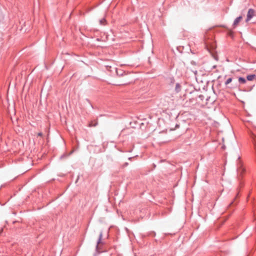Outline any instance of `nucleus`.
Returning <instances> with one entry per match:
<instances>
[{"mask_svg":"<svg viewBox=\"0 0 256 256\" xmlns=\"http://www.w3.org/2000/svg\"><path fill=\"white\" fill-rule=\"evenodd\" d=\"M98 124V122H96L95 124H92V122L90 123L89 124V126L90 127H91V126H96V125Z\"/></svg>","mask_w":256,"mask_h":256,"instance_id":"1a4fd4ad","label":"nucleus"},{"mask_svg":"<svg viewBox=\"0 0 256 256\" xmlns=\"http://www.w3.org/2000/svg\"><path fill=\"white\" fill-rule=\"evenodd\" d=\"M102 236V233H100V236H99V240H98V242L97 246L96 247V250L98 252H102V251H100V246H101V245L102 244V242H101Z\"/></svg>","mask_w":256,"mask_h":256,"instance_id":"7ed1b4c3","label":"nucleus"},{"mask_svg":"<svg viewBox=\"0 0 256 256\" xmlns=\"http://www.w3.org/2000/svg\"><path fill=\"white\" fill-rule=\"evenodd\" d=\"M180 90V86L178 84H177L176 86V92H179Z\"/></svg>","mask_w":256,"mask_h":256,"instance_id":"0eeeda50","label":"nucleus"},{"mask_svg":"<svg viewBox=\"0 0 256 256\" xmlns=\"http://www.w3.org/2000/svg\"><path fill=\"white\" fill-rule=\"evenodd\" d=\"M232 81V78H228L226 82H225V84L226 85L229 84Z\"/></svg>","mask_w":256,"mask_h":256,"instance_id":"6e6552de","label":"nucleus"},{"mask_svg":"<svg viewBox=\"0 0 256 256\" xmlns=\"http://www.w3.org/2000/svg\"><path fill=\"white\" fill-rule=\"evenodd\" d=\"M242 16H240L239 17L237 18L234 21L233 26L234 28H236L239 22L241 21L242 20Z\"/></svg>","mask_w":256,"mask_h":256,"instance_id":"20e7f679","label":"nucleus"},{"mask_svg":"<svg viewBox=\"0 0 256 256\" xmlns=\"http://www.w3.org/2000/svg\"><path fill=\"white\" fill-rule=\"evenodd\" d=\"M256 76L254 74L248 75L247 76V80H252L254 79Z\"/></svg>","mask_w":256,"mask_h":256,"instance_id":"39448f33","label":"nucleus"},{"mask_svg":"<svg viewBox=\"0 0 256 256\" xmlns=\"http://www.w3.org/2000/svg\"><path fill=\"white\" fill-rule=\"evenodd\" d=\"M238 81L242 84H244L246 82V80L243 78H239Z\"/></svg>","mask_w":256,"mask_h":256,"instance_id":"423d86ee","label":"nucleus"},{"mask_svg":"<svg viewBox=\"0 0 256 256\" xmlns=\"http://www.w3.org/2000/svg\"><path fill=\"white\" fill-rule=\"evenodd\" d=\"M254 16H256V11L252 8H250L248 12L246 22H248Z\"/></svg>","mask_w":256,"mask_h":256,"instance_id":"f257e3e1","label":"nucleus"},{"mask_svg":"<svg viewBox=\"0 0 256 256\" xmlns=\"http://www.w3.org/2000/svg\"><path fill=\"white\" fill-rule=\"evenodd\" d=\"M254 145L256 148V136L254 138Z\"/></svg>","mask_w":256,"mask_h":256,"instance_id":"9b49d317","label":"nucleus"},{"mask_svg":"<svg viewBox=\"0 0 256 256\" xmlns=\"http://www.w3.org/2000/svg\"><path fill=\"white\" fill-rule=\"evenodd\" d=\"M245 172V168L243 166L242 162L240 160L238 163V172L240 176L242 175Z\"/></svg>","mask_w":256,"mask_h":256,"instance_id":"f03ea898","label":"nucleus"},{"mask_svg":"<svg viewBox=\"0 0 256 256\" xmlns=\"http://www.w3.org/2000/svg\"><path fill=\"white\" fill-rule=\"evenodd\" d=\"M105 22H106V20L104 19V18L101 20L100 21V24H104Z\"/></svg>","mask_w":256,"mask_h":256,"instance_id":"9d476101","label":"nucleus"},{"mask_svg":"<svg viewBox=\"0 0 256 256\" xmlns=\"http://www.w3.org/2000/svg\"><path fill=\"white\" fill-rule=\"evenodd\" d=\"M38 136H42V132H38Z\"/></svg>","mask_w":256,"mask_h":256,"instance_id":"f8f14e48","label":"nucleus"}]
</instances>
